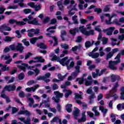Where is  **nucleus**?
I'll return each mask as SVG.
<instances>
[{
	"mask_svg": "<svg viewBox=\"0 0 124 124\" xmlns=\"http://www.w3.org/2000/svg\"><path fill=\"white\" fill-rule=\"evenodd\" d=\"M32 15H34V12H31V15L28 16V18H25L22 19L24 22L29 24V25H34L35 26H41V24L38 22L36 18L32 17ZM32 19H33L32 20Z\"/></svg>",
	"mask_w": 124,
	"mask_h": 124,
	"instance_id": "f257e3e1",
	"label": "nucleus"
},
{
	"mask_svg": "<svg viewBox=\"0 0 124 124\" xmlns=\"http://www.w3.org/2000/svg\"><path fill=\"white\" fill-rule=\"evenodd\" d=\"M114 60H117L116 61H113L112 60L109 61L108 62V67L111 70H117L118 68L115 65H117L118 63L121 62V53H118Z\"/></svg>",
	"mask_w": 124,
	"mask_h": 124,
	"instance_id": "f03ea898",
	"label": "nucleus"
},
{
	"mask_svg": "<svg viewBox=\"0 0 124 124\" xmlns=\"http://www.w3.org/2000/svg\"><path fill=\"white\" fill-rule=\"evenodd\" d=\"M9 48H10L11 51H19L20 54L23 53V51H24V49H25L23 45L20 43H18L17 46L15 45H10Z\"/></svg>",
	"mask_w": 124,
	"mask_h": 124,
	"instance_id": "7ed1b4c3",
	"label": "nucleus"
},
{
	"mask_svg": "<svg viewBox=\"0 0 124 124\" xmlns=\"http://www.w3.org/2000/svg\"><path fill=\"white\" fill-rule=\"evenodd\" d=\"M85 26H80L79 30L83 34L86 36H90V35H94V30H90L89 31H87L86 28H84Z\"/></svg>",
	"mask_w": 124,
	"mask_h": 124,
	"instance_id": "20e7f679",
	"label": "nucleus"
},
{
	"mask_svg": "<svg viewBox=\"0 0 124 124\" xmlns=\"http://www.w3.org/2000/svg\"><path fill=\"white\" fill-rule=\"evenodd\" d=\"M119 87V83L118 82L115 83V85L113 86L112 89L110 90L109 93H111V94H114L112 96L114 97V100H117L118 99V95H117V94H116V92H118V90L117 89V88Z\"/></svg>",
	"mask_w": 124,
	"mask_h": 124,
	"instance_id": "39448f33",
	"label": "nucleus"
},
{
	"mask_svg": "<svg viewBox=\"0 0 124 124\" xmlns=\"http://www.w3.org/2000/svg\"><path fill=\"white\" fill-rule=\"evenodd\" d=\"M54 94L56 95L55 97H52V99L54 100L56 103L60 102V99L63 97V93H61L59 91L54 92Z\"/></svg>",
	"mask_w": 124,
	"mask_h": 124,
	"instance_id": "423d86ee",
	"label": "nucleus"
},
{
	"mask_svg": "<svg viewBox=\"0 0 124 124\" xmlns=\"http://www.w3.org/2000/svg\"><path fill=\"white\" fill-rule=\"evenodd\" d=\"M34 60H37V61L30 60L29 62V63L31 64L32 63V62H34L35 63H36L37 62H45V60L43 59L42 56L35 57L34 58Z\"/></svg>",
	"mask_w": 124,
	"mask_h": 124,
	"instance_id": "0eeeda50",
	"label": "nucleus"
},
{
	"mask_svg": "<svg viewBox=\"0 0 124 124\" xmlns=\"http://www.w3.org/2000/svg\"><path fill=\"white\" fill-rule=\"evenodd\" d=\"M9 23L10 24H11V25H13V24H15V23H16V25H17L18 26H24V25H27V23H25L24 21H17V20L13 19H10L9 20Z\"/></svg>",
	"mask_w": 124,
	"mask_h": 124,
	"instance_id": "6e6552de",
	"label": "nucleus"
},
{
	"mask_svg": "<svg viewBox=\"0 0 124 124\" xmlns=\"http://www.w3.org/2000/svg\"><path fill=\"white\" fill-rule=\"evenodd\" d=\"M115 30V27H109L108 29H104L103 30V32L106 33L107 35H108L109 36L112 35L113 34V31Z\"/></svg>",
	"mask_w": 124,
	"mask_h": 124,
	"instance_id": "1a4fd4ad",
	"label": "nucleus"
},
{
	"mask_svg": "<svg viewBox=\"0 0 124 124\" xmlns=\"http://www.w3.org/2000/svg\"><path fill=\"white\" fill-rule=\"evenodd\" d=\"M87 121V116H86V111H83L81 113V118L78 119V123H85Z\"/></svg>",
	"mask_w": 124,
	"mask_h": 124,
	"instance_id": "9d476101",
	"label": "nucleus"
},
{
	"mask_svg": "<svg viewBox=\"0 0 124 124\" xmlns=\"http://www.w3.org/2000/svg\"><path fill=\"white\" fill-rule=\"evenodd\" d=\"M110 78L112 83H115V82H116V80H117V81H120V80H121V77H120L118 75H116L113 74L110 76Z\"/></svg>",
	"mask_w": 124,
	"mask_h": 124,
	"instance_id": "9b49d317",
	"label": "nucleus"
},
{
	"mask_svg": "<svg viewBox=\"0 0 124 124\" xmlns=\"http://www.w3.org/2000/svg\"><path fill=\"white\" fill-rule=\"evenodd\" d=\"M93 44H94V41H92V42H91L90 41H87L85 43V47L86 48V49H89L90 47L93 46Z\"/></svg>",
	"mask_w": 124,
	"mask_h": 124,
	"instance_id": "f8f14e48",
	"label": "nucleus"
},
{
	"mask_svg": "<svg viewBox=\"0 0 124 124\" xmlns=\"http://www.w3.org/2000/svg\"><path fill=\"white\" fill-rule=\"evenodd\" d=\"M67 60H68V57L67 56H66L62 59L60 58V60L58 62H60V64H62V65L63 66H64L65 62H66Z\"/></svg>",
	"mask_w": 124,
	"mask_h": 124,
	"instance_id": "ddd939ff",
	"label": "nucleus"
},
{
	"mask_svg": "<svg viewBox=\"0 0 124 124\" xmlns=\"http://www.w3.org/2000/svg\"><path fill=\"white\" fill-rule=\"evenodd\" d=\"M37 47H39L40 49H43V50H46L47 49V46L44 43H40L37 44Z\"/></svg>",
	"mask_w": 124,
	"mask_h": 124,
	"instance_id": "4468645a",
	"label": "nucleus"
},
{
	"mask_svg": "<svg viewBox=\"0 0 124 124\" xmlns=\"http://www.w3.org/2000/svg\"><path fill=\"white\" fill-rule=\"evenodd\" d=\"M6 87H9V88L7 89V92H13L16 90V86H15V84L6 85Z\"/></svg>",
	"mask_w": 124,
	"mask_h": 124,
	"instance_id": "2eb2a0df",
	"label": "nucleus"
},
{
	"mask_svg": "<svg viewBox=\"0 0 124 124\" xmlns=\"http://www.w3.org/2000/svg\"><path fill=\"white\" fill-rule=\"evenodd\" d=\"M79 113H80V110L78 108H77V109H76L75 111H73V115L75 120H78V116H79Z\"/></svg>",
	"mask_w": 124,
	"mask_h": 124,
	"instance_id": "dca6fc26",
	"label": "nucleus"
},
{
	"mask_svg": "<svg viewBox=\"0 0 124 124\" xmlns=\"http://www.w3.org/2000/svg\"><path fill=\"white\" fill-rule=\"evenodd\" d=\"M0 29L4 30V31H11V28L7 26L6 24L2 25L0 26Z\"/></svg>",
	"mask_w": 124,
	"mask_h": 124,
	"instance_id": "f3484780",
	"label": "nucleus"
},
{
	"mask_svg": "<svg viewBox=\"0 0 124 124\" xmlns=\"http://www.w3.org/2000/svg\"><path fill=\"white\" fill-rule=\"evenodd\" d=\"M19 115H24V114H26L27 116H30L31 115V112L29 111L28 110H20L18 112Z\"/></svg>",
	"mask_w": 124,
	"mask_h": 124,
	"instance_id": "a211bd4d",
	"label": "nucleus"
},
{
	"mask_svg": "<svg viewBox=\"0 0 124 124\" xmlns=\"http://www.w3.org/2000/svg\"><path fill=\"white\" fill-rule=\"evenodd\" d=\"M63 91L66 92V93L64 94L65 98H68L69 95H71V94H72V91L70 90L64 89Z\"/></svg>",
	"mask_w": 124,
	"mask_h": 124,
	"instance_id": "6ab92c4d",
	"label": "nucleus"
},
{
	"mask_svg": "<svg viewBox=\"0 0 124 124\" xmlns=\"http://www.w3.org/2000/svg\"><path fill=\"white\" fill-rule=\"evenodd\" d=\"M72 104H68L66 106V110L68 113H71L72 112Z\"/></svg>",
	"mask_w": 124,
	"mask_h": 124,
	"instance_id": "aec40b11",
	"label": "nucleus"
},
{
	"mask_svg": "<svg viewBox=\"0 0 124 124\" xmlns=\"http://www.w3.org/2000/svg\"><path fill=\"white\" fill-rule=\"evenodd\" d=\"M62 0H59L57 2V6H58L59 10H61V11H62L63 9V5H62Z\"/></svg>",
	"mask_w": 124,
	"mask_h": 124,
	"instance_id": "412c9836",
	"label": "nucleus"
},
{
	"mask_svg": "<svg viewBox=\"0 0 124 124\" xmlns=\"http://www.w3.org/2000/svg\"><path fill=\"white\" fill-rule=\"evenodd\" d=\"M61 38H62V41H64V40H65V39H64V37L63 36L66 35L67 33L65 30H61Z\"/></svg>",
	"mask_w": 124,
	"mask_h": 124,
	"instance_id": "4be33fe9",
	"label": "nucleus"
},
{
	"mask_svg": "<svg viewBox=\"0 0 124 124\" xmlns=\"http://www.w3.org/2000/svg\"><path fill=\"white\" fill-rule=\"evenodd\" d=\"M76 32H78V29L75 28L73 30H70V33L73 35V36H75L76 35Z\"/></svg>",
	"mask_w": 124,
	"mask_h": 124,
	"instance_id": "5701e85b",
	"label": "nucleus"
},
{
	"mask_svg": "<svg viewBox=\"0 0 124 124\" xmlns=\"http://www.w3.org/2000/svg\"><path fill=\"white\" fill-rule=\"evenodd\" d=\"M12 39H13V37L7 36L5 37V39H4L3 40L5 42H11V41H12Z\"/></svg>",
	"mask_w": 124,
	"mask_h": 124,
	"instance_id": "b1692460",
	"label": "nucleus"
},
{
	"mask_svg": "<svg viewBox=\"0 0 124 124\" xmlns=\"http://www.w3.org/2000/svg\"><path fill=\"white\" fill-rule=\"evenodd\" d=\"M66 77V74H65L64 76H62V74H58V79H59L60 81H63V80H64V78H65Z\"/></svg>",
	"mask_w": 124,
	"mask_h": 124,
	"instance_id": "393cba45",
	"label": "nucleus"
},
{
	"mask_svg": "<svg viewBox=\"0 0 124 124\" xmlns=\"http://www.w3.org/2000/svg\"><path fill=\"white\" fill-rule=\"evenodd\" d=\"M74 64H75V62H74V61H72L70 65H68V66L67 67V70H70L71 68L74 67Z\"/></svg>",
	"mask_w": 124,
	"mask_h": 124,
	"instance_id": "a878e982",
	"label": "nucleus"
},
{
	"mask_svg": "<svg viewBox=\"0 0 124 124\" xmlns=\"http://www.w3.org/2000/svg\"><path fill=\"white\" fill-rule=\"evenodd\" d=\"M50 21V17L48 16H46L45 18H44L43 21L42 23L44 24V25H46V24L49 23V21Z\"/></svg>",
	"mask_w": 124,
	"mask_h": 124,
	"instance_id": "bb28decb",
	"label": "nucleus"
},
{
	"mask_svg": "<svg viewBox=\"0 0 124 124\" xmlns=\"http://www.w3.org/2000/svg\"><path fill=\"white\" fill-rule=\"evenodd\" d=\"M37 41V37H33L31 39L30 43H31V44H33V45H34V44L36 43Z\"/></svg>",
	"mask_w": 124,
	"mask_h": 124,
	"instance_id": "cd10ccee",
	"label": "nucleus"
},
{
	"mask_svg": "<svg viewBox=\"0 0 124 124\" xmlns=\"http://www.w3.org/2000/svg\"><path fill=\"white\" fill-rule=\"evenodd\" d=\"M35 11H39L41 9V5L40 4L38 5H35L34 8Z\"/></svg>",
	"mask_w": 124,
	"mask_h": 124,
	"instance_id": "c85d7f7f",
	"label": "nucleus"
},
{
	"mask_svg": "<svg viewBox=\"0 0 124 124\" xmlns=\"http://www.w3.org/2000/svg\"><path fill=\"white\" fill-rule=\"evenodd\" d=\"M1 69L3 72H4V71H9V67H7V65H3Z\"/></svg>",
	"mask_w": 124,
	"mask_h": 124,
	"instance_id": "c756f323",
	"label": "nucleus"
},
{
	"mask_svg": "<svg viewBox=\"0 0 124 124\" xmlns=\"http://www.w3.org/2000/svg\"><path fill=\"white\" fill-rule=\"evenodd\" d=\"M113 56H114V54H113L112 52H109L107 54L106 60L108 61V60H109V59H111Z\"/></svg>",
	"mask_w": 124,
	"mask_h": 124,
	"instance_id": "7c9ffc66",
	"label": "nucleus"
},
{
	"mask_svg": "<svg viewBox=\"0 0 124 124\" xmlns=\"http://www.w3.org/2000/svg\"><path fill=\"white\" fill-rule=\"evenodd\" d=\"M46 79V77L45 76H39V77H37L36 78V80L37 81H44Z\"/></svg>",
	"mask_w": 124,
	"mask_h": 124,
	"instance_id": "2f4dec72",
	"label": "nucleus"
},
{
	"mask_svg": "<svg viewBox=\"0 0 124 124\" xmlns=\"http://www.w3.org/2000/svg\"><path fill=\"white\" fill-rule=\"evenodd\" d=\"M54 61H57L58 62L60 61V57L57 56V55H54L52 58L51 59V61L54 62Z\"/></svg>",
	"mask_w": 124,
	"mask_h": 124,
	"instance_id": "473e14b6",
	"label": "nucleus"
},
{
	"mask_svg": "<svg viewBox=\"0 0 124 124\" xmlns=\"http://www.w3.org/2000/svg\"><path fill=\"white\" fill-rule=\"evenodd\" d=\"M22 42L27 47L30 46V42L27 41V39H24L22 40Z\"/></svg>",
	"mask_w": 124,
	"mask_h": 124,
	"instance_id": "72a5a7b5",
	"label": "nucleus"
},
{
	"mask_svg": "<svg viewBox=\"0 0 124 124\" xmlns=\"http://www.w3.org/2000/svg\"><path fill=\"white\" fill-rule=\"evenodd\" d=\"M28 100L30 101V102L29 103V106L30 107H31V106L33 105V104L34 103V100H33V98H29L28 99Z\"/></svg>",
	"mask_w": 124,
	"mask_h": 124,
	"instance_id": "f704fd0d",
	"label": "nucleus"
},
{
	"mask_svg": "<svg viewBox=\"0 0 124 124\" xmlns=\"http://www.w3.org/2000/svg\"><path fill=\"white\" fill-rule=\"evenodd\" d=\"M19 80H23L25 78V74L24 73H21L18 76Z\"/></svg>",
	"mask_w": 124,
	"mask_h": 124,
	"instance_id": "c9c22d12",
	"label": "nucleus"
},
{
	"mask_svg": "<svg viewBox=\"0 0 124 124\" xmlns=\"http://www.w3.org/2000/svg\"><path fill=\"white\" fill-rule=\"evenodd\" d=\"M23 12L24 14H30L31 12V9H25L23 10Z\"/></svg>",
	"mask_w": 124,
	"mask_h": 124,
	"instance_id": "e433bc0d",
	"label": "nucleus"
},
{
	"mask_svg": "<svg viewBox=\"0 0 124 124\" xmlns=\"http://www.w3.org/2000/svg\"><path fill=\"white\" fill-rule=\"evenodd\" d=\"M61 46L62 48H63L64 50H67L69 48V46H68L67 44H61Z\"/></svg>",
	"mask_w": 124,
	"mask_h": 124,
	"instance_id": "4c0bfd02",
	"label": "nucleus"
},
{
	"mask_svg": "<svg viewBox=\"0 0 124 124\" xmlns=\"http://www.w3.org/2000/svg\"><path fill=\"white\" fill-rule=\"evenodd\" d=\"M86 93L88 94H92L93 93H94V92H93V90H92V87H90L87 90Z\"/></svg>",
	"mask_w": 124,
	"mask_h": 124,
	"instance_id": "58836bf2",
	"label": "nucleus"
},
{
	"mask_svg": "<svg viewBox=\"0 0 124 124\" xmlns=\"http://www.w3.org/2000/svg\"><path fill=\"white\" fill-rule=\"evenodd\" d=\"M52 37L53 38V39L54 40V43L53 44V47H55V46H57V45H58V39H57V37H56L55 36H52Z\"/></svg>",
	"mask_w": 124,
	"mask_h": 124,
	"instance_id": "ea45409f",
	"label": "nucleus"
},
{
	"mask_svg": "<svg viewBox=\"0 0 124 124\" xmlns=\"http://www.w3.org/2000/svg\"><path fill=\"white\" fill-rule=\"evenodd\" d=\"M17 67L20 70H23V71H26V66H22L20 65H17Z\"/></svg>",
	"mask_w": 124,
	"mask_h": 124,
	"instance_id": "a19ab883",
	"label": "nucleus"
},
{
	"mask_svg": "<svg viewBox=\"0 0 124 124\" xmlns=\"http://www.w3.org/2000/svg\"><path fill=\"white\" fill-rule=\"evenodd\" d=\"M85 84V86H92V85L93 84V81L86 80Z\"/></svg>",
	"mask_w": 124,
	"mask_h": 124,
	"instance_id": "79ce46f5",
	"label": "nucleus"
},
{
	"mask_svg": "<svg viewBox=\"0 0 124 124\" xmlns=\"http://www.w3.org/2000/svg\"><path fill=\"white\" fill-rule=\"evenodd\" d=\"M112 20V17H109L108 18V20H107V19L105 20L106 24L107 25H112V22H111V20Z\"/></svg>",
	"mask_w": 124,
	"mask_h": 124,
	"instance_id": "37998d69",
	"label": "nucleus"
},
{
	"mask_svg": "<svg viewBox=\"0 0 124 124\" xmlns=\"http://www.w3.org/2000/svg\"><path fill=\"white\" fill-rule=\"evenodd\" d=\"M79 72H77L76 71H75V72H73L71 74V75L72 77H73L75 78L76 77H77L78 75H79Z\"/></svg>",
	"mask_w": 124,
	"mask_h": 124,
	"instance_id": "c03bdc74",
	"label": "nucleus"
},
{
	"mask_svg": "<svg viewBox=\"0 0 124 124\" xmlns=\"http://www.w3.org/2000/svg\"><path fill=\"white\" fill-rule=\"evenodd\" d=\"M94 12H97L98 14H99L102 12V10L100 9V8H95L94 9Z\"/></svg>",
	"mask_w": 124,
	"mask_h": 124,
	"instance_id": "a18cd8bd",
	"label": "nucleus"
},
{
	"mask_svg": "<svg viewBox=\"0 0 124 124\" xmlns=\"http://www.w3.org/2000/svg\"><path fill=\"white\" fill-rule=\"evenodd\" d=\"M27 5H29V6L31 7V8H34V6H35V3L33 2H30L27 3Z\"/></svg>",
	"mask_w": 124,
	"mask_h": 124,
	"instance_id": "49530a36",
	"label": "nucleus"
},
{
	"mask_svg": "<svg viewBox=\"0 0 124 124\" xmlns=\"http://www.w3.org/2000/svg\"><path fill=\"white\" fill-rule=\"evenodd\" d=\"M10 50H11V48L8 46L5 47L3 50L4 53H8V52H10Z\"/></svg>",
	"mask_w": 124,
	"mask_h": 124,
	"instance_id": "de8ad7c7",
	"label": "nucleus"
},
{
	"mask_svg": "<svg viewBox=\"0 0 124 124\" xmlns=\"http://www.w3.org/2000/svg\"><path fill=\"white\" fill-rule=\"evenodd\" d=\"M94 98H95V93H93L91 95L89 96V100H91V99L93 100Z\"/></svg>",
	"mask_w": 124,
	"mask_h": 124,
	"instance_id": "09e8293b",
	"label": "nucleus"
},
{
	"mask_svg": "<svg viewBox=\"0 0 124 124\" xmlns=\"http://www.w3.org/2000/svg\"><path fill=\"white\" fill-rule=\"evenodd\" d=\"M17 72V67H14V69L11 71L10 72L11 75H13L14 74H15Z\"/></svg>",
	"mask_w": 124,
	"mask_h": 124,
	"instance_id": "8fccbe9b",
	"label": "nucleus"
},
{
	"mask_svg": "<svg viewBox=\"0 0 124 124\" xmlns=\"http://www.w3.org/2000/svg\"><path fill=\"white\" fill-rule=\"evenodd\" d=\"M80 22L81 24H82V25H86V23H87V22H88V20H87V19L80 18Z\"/></svg>",
	"mask_w": 124,
	"mask_h": 124,
	"instance_id": "3c124183",
	"label": "nucleus"
},
{
	"mask_svg": "<svg viewBox=\"0 0 124 124\" xmlns=\"http://www.w3.org/2000/svg\"><path fill=\"white\" fill-rule=\"evenodd\" d=\"M82 36H78L77 37V40L76 41V42H77L78 43H80L82 40Z\"/></svg>",
	"mask_w": 124,
	"mask_h": 124,
	"instance_id": "603ef678",
	"label": "nucleus"
},
{
	"mask_svg": "<svg viewBox=\"0 0 124 124\" xmlns=\"http://www.w3.org/2000/svg\"><path fill=\"white\" fill-rule=\"evenodd\" d=\"M109 5H107L105 6V8L104 9V12H108V11H110V8L109 7Z\"/></svg>",
	"mask_w": 124,
	"mask_h": 124,
	"instance_id": "864d4df0",
	"label": "nucleus"
},
{
	"mask_svg": "<svg viewBox=\"0 0 124 124\" xmlns=\"http://www.w3.org/2000/svg\"><path fill=\"white\" fill-rule=\"evenodd\" d=\"M18 111V110L17 108H16V107H12V114H15V113H17Z\"/></svg>",
	"mask_w": 124,
	"mask_h": 124,
	"instance_id": "5fc2aeb1",
	"label": "nucleus"
},
{
	"mask_svg": "<svg viewBox=\"0 0 124 124\" xmlns=\"http://www.w3.org/2000/svg\"><path fill=\"white\" fill-rule=\"evenodd\" d=\"M19 96L21 98L25 97V92L24 91H20L19 93Z\"/></svg>",
	"mask_w": 124,
	"mask_h": 124,
	"instance_id": "6e6d98bb",
	"label": "nucleus"
},
{
	"mask_svg": "<svg viewBox=\"0 0 124 124\" xmlns=\"http://www.w3.org/2000/svg\"><path fill=\"white\" fill-rule=\"evenodd\" d=\"M59 89V86H58V84L54 83L52 85V89L53 91H56V90H58Z\"/></svg>",
	"mask_w": 124,
	"mask_h": 124,
	"instance_id": "4d7b16f0",
	"label": "nucleus"
},
{
	"mask_svg": "<svg viewBox=\"0 0 124 124\" xmlns=\"http://www.w3.org/2000/svg\"><path fill=\"white\" fill-rule=\"evenodd\" d=\"M50 25H55V24H57V19L56 18H52L50 23Z\"/></svg>",
	"mask_w": 124,
	"mask_h": 124,
	"instance_id": "13d9d810",
	"label": "nucleus"
},
{
	"mask_svg": "<svg viewBox=\"0 0 124 124\" xmlns=\"http://www.w3.org/2000/svg\"><path fill=\"white\" fill-rule=\"evenodd\" d=\"M59 119L60 118H59V117H55L53 118L52 120H51L50 122L52 124H53V123H56L57 121H59Z\"/></svg>",
	"mask_w": 124,
	"mask_h": 124,
	"instance_id": "bf43d9fd",
	"label": "nucleus"
},
{
	"mask_svg": "<svg viewBox=\"0 0 124 124\" xmlns=\"http://www.w3.org/2000/svg\"><path fill=\"white\" fill-rule=\"evenodd\" d=\"M16 33L17 34L16 37H17V38H21V37H22V35L20 33V31H19V30L16 31Z\"/></svg>",
	"mask_w": 124,
	"mask_h": 124,
	"instance_id": "052dcab7",
	"label": "nucleus"
},
{
	"mask_svg": "<svg viewBox=\"0 0 124 124\" xmlns=\"http://www.w3.org/2000/svg\"><path fill=\"white\" fill-rule=\"evenodd\" d=\"M31 56H32V53L31 52H28L26 55H25V60H28Z\"/></svg>",
	"mask_w": 124,
	"mask_h": 124,
	"instance_id": "680f3d73",
	"label": "nucleus"
},
{
	"mask_svg": "<svg viewBox=\"0 0 124 124\" xmlns=\"http://www.w3.org/2000/svg\"><path fill=\"white\" fill-rule=\"evenodd\" d=\"M33 71L35 73V76H37L38 74H39L40 71L38 68H35V69H33Z\"/></svg>",
	"mask_w": 124,
	"mask_h": 124,
	"instance_id": "e2e57ef3",
	"label": "nucleus"
},
{
	"mask_svg": "<svg viewBox=\"0 0 124 124\" xmlns=\"http://www.w3.org/2000/svg\"><path fill=\"white\" fill-rule=\"evenodd\" d=\"M106 70H107V69L104 68L101 70L100 72V73L98 74L99 76H101L103 73H105V72H106Z\"/></svg>",
	"mask_w": 124,
	"mask_h": 124,
	"instance_id": "0e129e2a",
	"label": "nucleus"
},
{
	"mask_svg": "<svg viewBox=\"0 0 124 124\" xmlns=\"http://www.w3.org/2000/svg\"><path fill=\"white\" fill-rule=\"evenodd\" d=\"M98 57H99V53H93L92 56V59H97V58H98Z\"/></svg>",
	"mask_w": 124,
	"mask_h": 124,
	"instance_id": "69168bd1",
	"label": "nucleus"
},
{
	"mask_svg": "<svg viewBox=\"0 0 124 124\" xmlns=\"http://www.w3.org/2000/svg\"><path fill=\"white\" fill-rule=\"evenodd\" d=\"M82 98V95L76 94L75 96V99H79Z\"/></svg>",
	"mask_w": 124,
	"mask_h": 124,
	"instance_id": "338daca9",
	"label": "nucleus"
},
{
	"mask_svg": "<svg viewBox=\"0 0 124 124\" xmlns=\"http://www.w3.org/2000/svg\"><path fill=\"white\" fill-rule=\"evenodd\" d=\"M108 42V38H104L103 39V44L105 45V44H107Z\"/></svg>",
	"mask_w": 124,
	"mask_h": 124,
	"instance_id": "774afa93",
	"label": "nucleus"
}]
</instances>
